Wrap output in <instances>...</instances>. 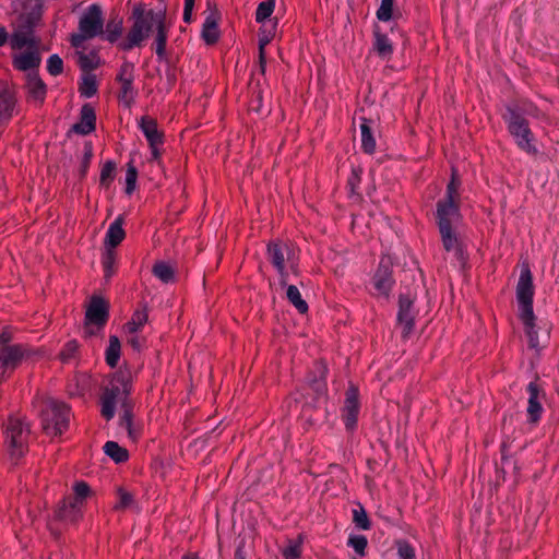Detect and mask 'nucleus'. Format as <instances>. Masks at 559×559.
Wrapping results in <instances>:
<instances>
[{
  "label": "nucleus",
  "instance_id": "obj_38",
  "mask_svg": "<svg viewBox=\"0 0 559 559\" xmlns=\"http://www.w3.org/2000/svg\"><path fill=\"white\" fill-rule=\"evenodd\" d=\"M153 274L159 278L163 283H173L175 282L176 275L175 270L171 265L164 261H158L154 264Z\"/></svg>",
  "mask_w": 559,
  "mask_h": 559
},
{
  "label": "nucleus",
  "instance_id": "obj_41",
  "mask_svg": "<svg viewBox=\"0 0 559 559\" xmlns=\"http://www.w3.org/2000/svg\"><path fill=\"white\" fill-rule=\"evenodd\" d=\"M98 91L96 76L94 74H85L79 85L81 96L93 97Z\"/></svg>",
  "mask_w": 559,
  "mask_h": 559
},
{
  "label": "nucleus",
  "instance_id": "obj_33",
  "mask_svg": "<svg viewBox=\"0 0 559 559\" xmlns=\"http://www.w3.org/2000/svg\"><path fill=\"white\" fill-rule=\"evenodd\" d=\"M121 355V343L117 335L109 336V345L105 352L106 364L110 368H115L118 365Z\"/></svg>",
  "mask_w": 559,
  "mask_h": 559
},
{
  "label": "nucleus",
  "instance_id": "obj_60",
  "mask_svg": "<svg viewBox=\"0 0 559 559\" xmlns=\"http://www.w3.org/2000/svg\"><path fill=\"white\" fill-rule=\"evenodd\" d=\"M195 0H185V8H183V21L185 23H191L192 21V11L194 8Z\"/></svg>",
  "mask_w": 559,
  "mask_h": 559
},
{
  "label": "nucleus",
  "instance_id": "obj_4",
  "mask_svg": "<svg viewBox=\"0 0 559 559\" xmlns=\"http://www.w3.org/2000/svg\"><path fill=\"white\" fill-rule=\"evenodd\" d=\"M35 406L46 435L57 437L68 430L71 409L64 402L45 397L36 401Z\"/></svg>",
  "mask_w": 559,
  "mask_h": 559
},
{
  "label": "nucleus",
  "instance_id": "obj_11",
  "mask_svg": "<svg viewBox=\"0 0 559 559\" xmlns=\"http://www.w3.org/2000/svg\"><path fill=\"white\" fill-rule=\"evenodd\" d=\"M534 284L533 275L527 263L522 265L520 278L516 285V300L519 305V317L531 319L534 314L533 299H534Z\"/></svg>",
  "mask_w": 559,
  "mask_h": 559
},
{
  "label": "nucleus",
  "instance_id": "obj_9",
  "mask_svg": "<svg viewBox=\"0 0 559 559\" xmlns=\"http://www.w3.org/2000/svg\"><path fill=\"white\" fill-rule=\"evenodd\" d=\"M507 112L508 115L503 116V118L518 146L528 154H536L537 150L533 144L534 134L530 129L528 120L510 106L507 107Z\"/></svg>",
  "mask_w": 559,
  "mask_h": 559
},
{
  "label": "nucleus",
  "instance_id": "obj_25",
  "mask_svg": "<svg viewBox=\"0 0 559 559\" xmlns=\"http://www.w3.org/2000/svg\"><path fill=\"white\" fill-rule=\"evenodd\" d=\"M124 217L123 215H119L116 219L109 225V228L106 233L105 237V248L115 249L119 246L123 239L126 238V231L123 229Z\"/></svg>",
  "mask_w": 559,
  "mask_h": 559
},
{
  "label": "nucleus",
  "instance_id": "obj_31",
  "mask_svg": "<svg viewBox=\"0 0 559 559\" xmlns=\"http://www.w3.org/2000/svg\"><path fill=\"white\" fill-rule=\"evenodd\" d=\"M371 120L367 118L361 119L360 134H361V148L366 154H373L376 152V139L370 128Z\"/></svg>",
  "mask_w": 559,
  "mask_h": 559
},
{
  "label": "nucleus",
  "instance_id": "obj_50",
  "mask_svg": "<svg viewBox=\"0 0 559 559\" xmlns=\"http://www.w3.org/2000/svg\"><path fill=\"white\" fill-rule=\"evenodd\" d=\"M361 175H362V169L360 167H354L352 169V173L347 179V185H346L349 190V193L352 195L358 194V188H359V185L361 181Z\"/></svg>",
  "mask_w": 559,
  "mask_h": 559
},
{
  "label": "nucleus",
  "instance_id": "obj_42",
  "mask_svg": "<svg viewBox=\"0 0 559 559\" xmlns=\"http://www.w3.org/2000/svg\"><path fill=\"white\" fill-rule=\"evenodd\" d=\"M93 156L94 151L92 142H84L83 156L79 167V177L81 180H83L86 177Z\"/></svg>",
  "mask_w": 559,
  "mask_h": 559
},
{
  "label": "nucleus",
  "instance_id": "obj_34",
  "mask_svg": "<svg viewBox=\"0 0 559 559\" xmlns=\"http://www.w3.org/2000/svg\"><path fill=\"white\" fill-rule=\"evenodd\" d=\"M147 320H148L147 307H146V305H144L142 309H136L133 312L131 320L126 323L124 328H126L127 332L130 334L136 333L138 331H140L143 328V325L147 322Z\"/></svg>",
  "mask_w": 559,
  "mask_h": 559
},
{
  "label": "nucleus",
  "instance_id": "obj_12",
  "mask_svg": "<svg viewBox=\"0 0 559 559\" xmlns=\"http://www.w3.org/2000/svg\"><path fill=\"white\" fill-rule=\"evenodd\" d=\"M24 9L25 11L17 17L16 29L34 35L35 28L43 19L44 0H28Z\"/></svg>",
  "mask_w": 559,
  "mask_h": 559
},
{
  "label": "nucleus",
  "instance_id": "obj_43",
  "mask_svg": "<svg viewBox=\"0 0 559 559\" xmlns=\"http://www.w3.org/2000/svg\"><path fill=\"white\" fill-rule=\"evenodd\" d=\"M302 542L304 536L301 534L296 539H288V545L283 549V557L285 559H299Z\"/></svg>",
  "mask_w": 559,
  "mask_h": 559
},
{
  "label": "nucleus",
  "instance_id": "obj_13",
  "mask_svg": "<svg viewBox=\"0 0 559 559\" xmlns=\"http://www.w3.org/2000/svg\"><path fill=\"white\" fill-rule=\"evenodd\" d=\"M359 411V390L355 384L350 383L345 392V401L342 408V419L347 431L356 429Z\"/></svg>",
  "mask_w": 559,
  "mask_h": 559
},
{
  "label": "nucleus",
  "instance_id": "obj_47",
  "mask_svg": "<svg viewBox=\"0 0 559 559\" xmlns=\"http://www.w3.org/2000/svg\"><path fill=\"white\" fill-rule=\"evenodd\" d=\"M394 0H381L380 8L377 10V19L388 22L393 17Z\"/></svg>",
  "mask_w": 559,
  "mask_h": 559
},
{
  "label": "nucleus",
  "instance_id": "obj_29",
  "mask_svg": "<svg viewBox=\"0 0 559 559\" xmlns=\"http://www.w3.org/2000/svg\"><path fill=\"white\" fill-rule=\"evenodd\" d=\"M524 325L525 334L528 338V347L532 349H535L537 353L540 352V349L544 347V345L540 344L538 338V329L535 324L536 317L533 314L531 319H527L525 317H519Z\"/></svg>",
  "mask_w": 559,
  "mask_h": 559
},
{
  "label": "nucleus",
  "instance_id": "obj_30",
  "mask_svg": "<svg viewBox=\"0 0 559 559\" xmlns=\"http://www.w3.org/2000/svg\"><path fill=\"white\" fill-rule=\"evenodd\" d=\"M120 426L128 430V436L133 441L140 438L141 430L133 427V405H131L129 402H123V412L120 417Z\"/></svg>",
  "mask_w": 559,
  "mask_h": 559
},
{
  "label": "nucleus",
  "instance_id": "obj_49",
  "mask_svg": "<svg viewBox=\"0 0 559 559\" xmlns=\"http://www.w3.org/2000/svg\"><path fill=\"white\" fill-rule=\"evenodd\" d=\"M272 37H273L272 34L263 35V36L259 37V68H260L261 74H264L265 70H266V57H265L264 47H265V45H267L271 41Z\"/></svg>",
  "mask_w": 559,
  "mask_h": 559
},
{
  "label": "nucleus",
  "instance_id": "obj_57",
  "mask_svg": "<svg viewBox=\"0 0 559 559\" xmlns=\"http://www.w3.org/2000/svg\"><path fill=\"white\" fill-rule=\"evenodd\" d=\"M396 548L400 559H415V550L406 540H397Z\"/></svg>",
  "mask_w": 559,
  "mask_h": 559
},
{
  "label": "nucleus",
  "instance_id": "obj_62",
  "mask_svg": "<svg viewBox=\"0 0 559 559\" xmlns=\"http://www.w3.org/2000/svg\"><path fill=\"white\" fill-rule=\"evenodd\" d=\"M165 74H166V81H167V91H170V90H173V87L175 86L176 81H177L176 72L174 69L168 68L166 70Z\"/></svg>",
  "mask_w": 559,
  "mask_h": 559
},
{
  "label": "nucleus",
  "instance_id": "obj_32",
  "mask_svg": "<svg viewBox=\"0 0 559 559\" xmlns=\"http://www.w3.org/2000/svg\"><path fill=\"white\" fill-rule=\"evenodd\" d=\"M103 449L105 454L117 464L124 463L129 460V451L119 445L116 441H107Z\"/></svg>",
  "mask_w": 559,
  "mask_h": 559
},
{
  "label": "nucleus",
  "instance_id": "obj_45",
  "mask_svg": "<svg viewBox=\"0 0 559 559\" xmlns=\"http://www.w3.org/2000/svg\"><path fill=\"white\" fill-rule=\"evenodd\" d=\"M461 186V181L455 177V171L452 174V178L447 185V191L443 199H440L441 201H452V202H460V194H459V188Z\"/></svg>",
  "mask_w": 559,
  "mask_h": 559
},
{
  "label": "nucleus",
  "instance_id": "obj_21",
  "mask_svg": "<svg viewBox=\"0 0 559 559\" xmlns=\"http://www.w3.org/2000/svg\"><path fill=\"white\" fill-rule=\"evenodd\" d=\"M290 248L280 240H272L266 246V258L275 269H281L289 260Z\"/></svg>",
  "mask_w": 559,
  "mask_h": 559
},
{
  "label": "nucleus",
  "instance_id": "obj_1",
  "mask_svg": "<svg viewBox=\"0 0 559 559\" xmlns=\"http://www.w3.org/2000/svg\"><path fill=\"white\" fill-rule=\"evenodd\" d=\"M132 26L126 37L117 45L121 51H130L134 47H141L154 26L157 28V25H160V23L165 24L166 9L158 11L147 10L143 3H138L132 9Z\"/></svg>",
  "mask_w": 559,
  "mask_h": 559
},
{
  "label": "nucleus",
  "instance_id": "obj_36",
  "mask_svg": "<svg viewBox=\"0 0 559 559\" xmlns=\"http://www.w3.org/2000/svg\"><path fill=\"white\" fill-rule=\"evenodd\" d=\"M117 164L114 160H106L100 169L99 186L108 189L116 178Z\"/></svg>",
  "mask_w": 559,
  "mask_h": 559
},
{
  "label": "nucleus",
  "instance_id": "obj_39",
  "mask_svg": "<svg viewBox=\"0 0 559 559\" xmlns=\"http://www.w3.org/2000/svg\"><path fill=\"white\" fill-rule=\"evenodd\" d=\"M117 261V253L115 249L105 248L102 254V265L104 269L105 280H109L115 274V264Z\"/></svg>",
  "mask_w": 559,
  "mask_h": 559
},
{
  "label": "nucleus",
  "instance_id": "obj_63",
  "mask_svg": "<svg viewBox=\"0 0 559 559\" xmlns=\"http://www.w3.org/2000/svg\"><path fill=\"white\" fill-rule=\"evenodd\" d=\"M246 551H245V537L239 538L237 548L235 551V559H246Z\"/></svg>",
  "mask_w": 559,
  "mask_h": 559
},
{
  "label": "nucleus",
  "instance_id": "obj_58",
  "mask_svg": "<svg viewBox=\"0 0 559 559\" xmlns=\"http://www.w3.org/2000/svg\"><path fill=\"white\" fill-rule=\"evenodd\" d=\"M354 524H370L367 512L360 503H356L352 509Z\"/></svg>",
  "mask_w": 559,
  "mask_h": 559
},
{
  "label": "nucleus",
  "instance_id": "obj_53",
  "mask_svg": "<svg viewBox=\"0 0 559 559\" xmlns=\"http://www.w3.org/2000/svg\"><path fill=\"white\" fill-rule=\"evenodd\" d=\"M347 544H348V546L353 547L354 550L359 556H364L368 542H367V537L365 535H350Z\"/></svg>",
  "mask_w": 559,
  "mask_h": 559
},
{
  "label": "nucleus",
  "instance_id": "obj_61",
  "mask_svg": "<svg viewBox=\"0 0 559 559\" xmlns=\"http://www.w3.org/2000/svg\"><path fill=\"white\" fill-rule=\"evenodd\" d=\"M13 338V334L9 326L2 329L0 333V347L2 346H11L10 342Z\"/></svg>",
  "mask_w": 559,
  "mask_h": 559
},
{
  "label": "nucleus",
  "instance_id": "obj_55",
  "mask_svg": "<svg viewBox=\"0 0 559 559\" xmlns=\"http://www.w3.org/2000/svg\"><path fill=\"white\" fill-rule=\"evenodd\" d=\"M29 34H26L25 32H21L15 28L11 38L12 48L22 49L26 47V45L29 43Z\"/></svg>",
  "mask_w": 559,
  "mask_h": 559
},
{
  "label": "nucleus",
  "instance_id": "obj_7",
  "mask_svg": "<svg viewBox=\"0 0 559 559\" xmlns=\"http://www.w3.org/2000/svg\"><path fill=\"white\" fill-rule=\"evenodd\" d=\"M28 426L15 417H9L4 428V444L10 459L19 461L28 451Z\"/></svg>",
  "mask_w": 559,
  "mask_h": 559
},
{
  "label": "nucleus",
  "instance_id": "obj_27",
  "mask_svg": "<svg viewBox=\"0 0 559 559\" xmlns=\"http://www.w3.org/2000/svg\"><path fill=\"white\" fill-rule=\"evenodd\" d=\"M168 32L169 26L167 25V22H165V24L160 23V25H157L156 35L153 44L158 61H164L166 63H169V56L166 50Z\"/></svg>",
  "mask_w": 559,
  "mask_h": 559
},
{
  "label": "nucleus",
  "instance_id": "obj_3",
  "mask_svg": "<svg viewBox=\"0 0 559 559\" xmlns=\"http://www.w3.org/2000/svg\"><path fill=\"white\" fill-rule=\"evenodd\" d=\"M435 216L444 250L448 252L454 250L455 255L461 258L463 250L453 229V224L461 218L460 202L439 200L436 204Z\"/></svg>",
  "mask_w": 559,
  "mask_h": 559
},
{
  "label": "nucleus",
  "instance_id": "obj_8",
  "mask_svg": "<svg viewBox=\"0 0 559 559\" xmlns=\"http://www.w3.org/2000/svg\"><path fill=\"white\" fill-rule=\"evenodd\" d=\"M44 352L33 348L28 344H13L0 347L1 378L5 379L7 371L12 372L23 361H36L43 357Z\"/></svg>",
  "mask_w": 559,
  "mask_h": 559
},
{
  "label": "nucleus",
  "instance_id": "obj_46",
  "mask_svg": "<svg viewBox=\"0 0 559 559\" xmlns=\"http://www.w3.org/2000/svg\"><path fill=\"white\" fill-rule=\"evenodd\" d=\"M79 350V343L75 340L68 341L61 352L59 353V358L62 362L67 364L72 358L75 357Z\"/></svg>",
  "mask_w": 559,
  "mask_h": 559
},
{
  "label": "nucleus",
  "instance_id": "obj_14",
  "mask_svg": "<svg viewBox=\"0 0 559 559\" xmlns=\"http://www.w3.org/2000/svg\"><path fill=\"white\" fill-rule=\"evenodd\" d=\"M526 391L528 393L527 401V416L530 423L539 421L543 414V400H545L546 393L539 383L538 374L535 376V380L527 384Z\"/></svg>",
  "mask_w": 559,
  "mask_h": 559
},
{
  "label": "nucleus",
  "instance_id": "obj_37",
  "mask_svg": "<svg viewBox=\"0 0 559 559\" xmlns=\"http://www.w3.org/2000/svg\"><path fill=\"white\" fill-rule=\"evenodd\" d=\"M286 297L288 301L298 310L299 313L305 314L308 312V304L306 302V300L302 299L297 286H287Z\"/></svg>",
  "mask_w": 559,
  "mask_h": 559
},
{
  "label": "nucleus",
  "instance_id": "obj_16",
  "mask_svg": "<svg viewBox=\"0 0 559 559\" xmlns=\"http://www.w3.org/2000/svg\"><path fill=\"white\" fill-rule=\"evenodd\" d=\"M372 283L376 290L380 295L386 298L390 296L392 287L395 283L390 258H381L379 265L373 274Z\"/></svg>",
  "mask_w": 559,
  "mask_h": 559
},
{
  "label": "nucleus",
  "instance_id": "obj_59",
  "mask_svg": "<svg viewBox=\"0 0 559 559\" xmlns=\"http://www.w3.org/2000/svg\"><path fill=\"white\" fill-rule=\"evenodd\" d=\"M133 69H134L133 63L128 62V61L123 62L120 66L119 73L117 74L116 80L119 83H123L124 80H128V76L134 78L133 76Z\"/></svg>",
  "mask_w": 559,
  "mask_h": 559
},
{
  "label": "nucleus",
  "instance_id": "obj_64",
  "mask_svg": "<svg viewBox=\"0 0 559 559\" xmlns=\"http://www.w3.org/2000/svg\"><path fill=\"white\" fill-rule=\"evenodd\" d=\"M160 144H155L154 146H150L151 148V162H157V163H160V156H162V152L159 150V146Z\"/></svg>",
  "mask_w": 559,
  "mask_h": 559
},
{
  "label": "nucleus",
  "instance_id": "obj_5",
  "mask_svg": "<svg viewBox=\"0 0 559 559\" xmlns=\"http://www.w3.org/2000/svg\"><path fill=\"white\" fill-rule=\"evenodd\" d=\"M104 34V16L99 4H91L79 20V33H72L69 41L73 48H82L85 40Z\"/></svg>",
  "mask_w": 559,
  "mask_h": 559
},
{
  "label": "nucleus",
  "instance_id": "obj_17",
  "mask_svg": "<svg viewBox=\"0 0 559 559\" xmlns=\"http://www.w3.org/2000/svg\"><path fill=\"white\" fill-rule=\"evenodd\" d=\"M24 90L26 91V100L41 106L47 96V85L39 76L38 71L28 72L25 75Z\"/></svg>",
  "mask_w": 559,
  "mask_h": 559
},
{
  "label": "nucleus",
  "instance_id": "obj_20",
  "mask_svg": "<svg viewBox=\"0 0 559 559\" xmlns=\"http://www.w3.org/2000/svg\"><path fill=\"white\" fill-rule=\"evenodd\" d=\"M221 12L214 3L211 13L205 17L201 32L202 39L209 46H213L219 40L221 32L218 22L221 21Z\"/></svg>",
  "mask_w": 559,
  "mask_h": 559
},
{
  "label": "nucleus",
  "instance_id": "obj_44",
  "mask_svg": "<svg viewBox=\"0 0 559 559\" xmlns=\"http://www.w3.org/2000/svg\"><path fill=\"white\" fill-rule=\"evenodd\" d=\"M275 9V0H264L259 3L255 11V22L263 23L271 17Z\"/></svg>",
  "mask_w": 559,
  "mask_h": 559
},
{
  "label": "nucleus",
  "instance_id": "obj_26",
  "mask_svg": "<svg viewBox=\"0 0 559 559\" xmlns=\"http://www.w3.org/2000/svg\"><path fill=\"white\" fill-rule=\"evenodd\" d=\"M16 104L15 94L7 85L0 88V126L12 118Z\"/></svg>",
  "mask_w": 559,
  "mask_h": 559
},
{
  "label": "nucleus",
  "instance_id": "obj_15",
  "mask_svg": "<svg viewBox=\"0 0 559 559\" xmlns=\"http://www.w3.org/2000/svg\"><path fill=\"white\" fill-rule=\"evenodd\" d=\"M415 298L409 294L399 296L397 322L403 326L402 337L408 338L415 326Z\"/></svg>",
  "mask_w": 559,
  "mask_h": 559
},
{
  "label": "nucleus",
  "instance_id": "obj_40",
  "mask_svg": "<svg viewBox=\"0 0 559 559\" xmlns=\"http://www.w3.org/2000/svg\"><path fill=\"white\" fill-rule=\"evenodd\" d=\"M133 80H134V78L128 76V80H124L123 83H120L118 98L121 102H123V104L127 107H130L133 104L134 97L136 95V92H134V88H133Z\"/></svg>",
  "mask_w": 559,
  "mask_h": 559
},
{
  "label": "nucleus",
  "instance_id": "obj_48",
  "mask_svg": "<svg viewBox=\"0 0 559 559\" xmlns=\"http://www.w3.org/2000/svg\"><path fill=\"white\" fill-rule=\"evenodd\" d=\"M136 179H138V169L132 163H129L128 167H127V173H126V193L127 194L130 195L135 190Z\"/></svg>",
  "mask_w": 559,
  "mask_h": 559
},
{
  "label": "nucleus",
  "instance_id": "obj_51",
  "mask_svg": "<svg viewBox=\"0 0 559 559\" xmlns=\"http://www.w3.org/2000/svg\"><path fill=\"white\" fill-rule=\"evenodd\" d=\"M47 71L52 76H58L63 72V60L59 55H51L47 60Z\"/></svg>",
  "mask_w": 559,
  "mask_h": 559
},
{
  "label": "nucleus",
  "instance_id": "obj_18",
  "mask_svg": "<svg viewBox=\"0 0 559 559\" xmlns=\"http://www.w3.org/2000/svg\"><path fill=\"white\" fill-rule=\"evenodd\" d=\"M329 369L324 359L314 360L312 368L307 372L306 380L310 389L318 395L326 392V376Z\"/></svg>",
  "mask_w": 559,
  "mask_h": 559
},
{
  "label": "nucleus",
  "instance_id": "obj_22",
  "mask_svg": "<svg viewBox=\"0 0 559 559\" xmlns=\"http://www.w3.org/2000/svg\"><path fill=\"white\" fill-rule=\"evenodd\" d=\"M40 63L39 50H28L21 55H15L12 59V66L15 70L27 73L38 71Z\"/></svg>",
  "mask_w": 559,
  "mask_h": 559
},
{
  "label": "nucleus",
  "instance_id": "obj_2",
  "mask_svg": "<svg viewBox=\"0 0 559 559\" xmlns=\"http://www.w3.org/2000/svg\"><path fill=\"white\" fill-rule=\"evenodd\" d=\"M132 391V374L128 367L119 368L114 372L109 384L103 389L100 402V415L106 420H111L115 417L116 404L120 402L121 409L123 411V402H129L134 406L130 394Z\"/></svg>",
  "mask_w": 559,
  "mask_h": 559
},
{
  "label": "nucleus",
  "instance_id": "obj_23",
  "mask_svg": "<svg viewBox=\"0 0 559 559\" xmlns=\"http://www.w3.org/2000/svg\"><path fill=\"white\" fill-rule=\"evenodd\" d=\"M373 44L372 49L377 56L382 60H390L394 48L393 43L389 36L381 31L378 24L373 25Z\"/></svg>",
  "mask_w": 559,
  "mask_h": 559
},
{
  "label": "nucleus",
  "instance_id": "obj_56",
  "mask_svg": "<svg viewBox=\"0 0 559 559\" xmlns=\"http://www.w3.org/2000/svg\"><path fill=\"white\" fill-rule=\"evenodd\" d=\"M118 502L115 504L116 509H126L133 503V496L131 492L119 487L117 489Z\"/></svg>",
  "mask_w": 559,
  "mask_h": 559
},
{
  "label": "nucleus",
  "instance_id": "obj_52",
  "mask_svg": "<svg viewBox=\"0 0 559 559\" xmlns=\"http://www.w3.org/2000/svg\"><path fill=\"white\" fill-rule=\"evenodd\" d=\"M508 451H509V443H508V441H503L500 447L502 466L501 467L497 466V468H496L497 479H502V480L506 479L507 472L504 469V464L510 462V456L508 454Z\"/></svg>",
  "mask_w": 559,
  "mask_h": 559
},
{
  "label": "nucleus",
  "instance_id": "obj_24",
  "mask_svg": "<svg viewBox=\"0 0 559 559\" xmlns=\"http://www.w3.org/2000/svg\"><path fill=\"white\" fill-rule=\"evenodd\" d=\"M139 127L147 140L148 146L164 143V132L158 129L157 120L151 116H143Z\"/></svg>",
  "mask_w": 559,
  "mask_h": 559
},
{
  "label": "nucleus",
  "instance_id": "obj_28",
  "mask_svg": "<svg viewBox=\"0 0 559 559\" xmlns=\"http://www.w3.org/2000/svg\"><path fill=\"white\" fill-rule=\"evenodd\" d=\"M123 32V19L119 14L111 15L106 23L104 34L100 37L110 44L119 40Z\"/></svg>",
  "mask_w": 559,
  "mask_h": 559
},
{
  "label": "nucleus",
  "instance_id": "obj_35",
  "mask_svg": "<svg viewBox=\"0 0 559 559\" xmlns=\"http://www.w3.org/2000/svg\"><path fill=\"white\" fill-rule=\"evenodd\" d=\"M78 56H79L78 64H79L80 69L87 74H90L88 72L97 69L100 64V58H99L98 53L94 50L91 51L88 55H86L82 51H79Z\"/></svg>",
  "mask_w": 559,
  "mask_h": 559
},
{
  "label": "nucleus",
  "instance_id": "obj_6",
  "mask_svg": "<svg viewBox=\"0 0 559 559\" xmlns=\"http://www.w3.org/2000/svg\"><path fill=\"white\" fill-rule=\"evenodd\" d=\"M92 495L90 485L80 480L73 485V495L62 499L55 511V520L61 522L76 523L82 520V508Z\"/></svg>",
  "mask_w": 559,
  "mask_h": 559
},
{
  "label": "nucleus",
  "instance_id": "obj_10",
  "mask_svg": "<svg viewBox=\"0 0 559 559\" xmlns=\"http://www.w3.org/2000/svg\"><path fill=\"white\" fill-rule=\"evenodd\" d=\"M109 319V302L100 297L93 296L85 311L84 333L86 336L96 335L104 329Z\"/></svg>",
  "mask_w": 559,
  "mask_h": 559
},
{
  "label": "nucleus",
  "instance_id": "obj_19",
  "mask_svg": "<svg viewBox=\"0 0 559 559\" xmlns=\"http://www.w3.org/2000/svg\"><path fill=\"white\" fill-rule=\"evenodd\" d=\"M96 111L95 108L86 103L81 107L79 122L72 124L68 131V136L71 133L87 135L96 130Z\"/></svg>",
  "mask_w": 559,
  "mask_h": 559
},
{
  "label": "nucleus",
  "instance_id": "obj_54",
  "mask_svg": "<svg viewBox=\"0 0 559 559\" xmlns=\"http://www.w3.org/2000/svg\"><path fill=\"white\" fill-rule=\"evenodd\" d=\"M262 105H263L262 91L260 88L253 90L250 100L248 103L249 110L260 114L262 111Z\"/></svg>",
  "mask_w": 559,
  "mask_h": 559
}]
</instances>
